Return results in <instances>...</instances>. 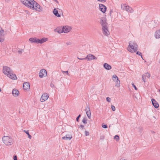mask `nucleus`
Segmentation results:
<instances>
[{"label":"nucleus","mask_w":160,"mask_h":160,"mask_svg":"<svg viewBox=\"0 0 160 160\" xmlns=\"http://www.w3.org/2000/svg\"><path fill=\"white\" fill-rule=\"evenodd\" d=\"M136 54H137V55H139V56H141L142 58L143 59H144L143 58H142V53L140 52H139L138 51L136 52Z\"/></svg>","instance_id":"obj_32"},{"label":"nucleus","mask_w":160,"mask_h":160,"mask_svg":"<svg viewBox=\"0 0 160 160\" xmlns=\"http://www.w3.org/2000/svg\"><path fill=\"white\" fill-rule=\"evenodd\" d=\"M142 80L144 82H146V76L145 75L143 74L142 75Z\"/></svg>","instance_id":"obj_30"},{"label":"nucleus","mask_w":160,"mask_h":160,"mask_svg":"<svg viewBox=\"0 0 160 160\" xmlns=\"http://www.w3.org/2000/svg\"><path fill=\"white\" fill-rule=\"evenodd\" d=\"M124 8L125 9L127 10V11L128 12H129L131 13L133 11L132 8L131 7H129L128 6H125Z\"/></svg>","instance_id":"obj_24"},{"label":"nucleus","mask_w":160,"mask_h":160,"mask_svg":"<svg viewBox=\"0 0 160 160\" xmlns=\"http://www.w3.org/2000/svg\"><path fill=\"white\" fill-rule=\"evenodd\" d=\"M48 40L47 38H43L41 39H38V43L42 44L43 42L47 41Z\"/></svg>","instance_id":"obj_18"},{"label":"nucleus","mask_w":160,"mask_h":160,"mask_svg":"<svg viewBox=\"0 0 160 160\" xmlns=\"http://www.w3.org/2000/svg\"><path fill=\"white\" fill-rule=\"evenodd\" d=\"M62 15H63V14H62Z\"/></svg>","instance_id":"obj_56"},{"label":"nucleus","mask_w":160,"mask_h":160,"mask_svg":"<svg viewBox=\"0 0 160 160\" xmlns=\"http://www.w3.org/2000/svg\"><path fill=\"white\" fill-rule=\"evenodd\" d=\"M132 87L134 88V89L135 90H138V88H137L135 85L133 83L132 84Z\"/></svg>","instance_id":"obj_36"},{"label":"nucleus","mask_w":160,"mask_h":160,"mask_svg":"<svg viewBox=\"0 0 160 160\" xmlns=\"http://www.w3.org/2000/svg\"><path fill=\"white\" fill-rule=\"evenodd\" d=\"M87 118L85 117L83 118L82 120V122L84 124H86L87 123Z\"/></svg>","instance_id":"obj_31"},{"label":"nucleus","mask_w":160,"mask_h":160,"mask_svg":"<svg viewBox=\"0 0 160 160\" xmlns=\"http://www.w3.org/2000/svg\"><path fill=\"white\" fill-rule=\"evenodd\" d=\"M22 49L21 50H18V54H21V53H22Z\"/></svg>","instance_id":"obj_42"},{"label":"nucleus","mask_w":160,"mask_h":160,"mask_svg":"<svg viewBox=\"0 0 160 160\" xmlns=\"http://www.w3.org/2000/svg\"><path fill=\"white\" fill-rule=\"evenodd\" d=\"M100 23L102 27V31L104 35L108 36L109 34V32L108 29V24L106 22V18H105L102 17L101 18Z\"/></svg>","instance_id":"obj_1"},{"label":"nucleus","mask_w":160,"mask_h":160,"mask_svg":"<svg viewBox=\"0 0 160 160\" xmlns=\"http://www.w3.org/2000/svg\"><path fill=\"white\" fill-rule=\"evenodd\" d=\"M49 98V96L48 95V94L47 93H44L43 94L40 99V101L41 102H43L45 101V100L48 99Z\"/></svg>","instance_id":"obj_10"},{"label":"nucleus","mask_w":160,"mask_h":160,"mask_svg":"<svg viewBox=\"0 0 160 160\" xmlns=\"http://www.w3.org/2000/svg\"><path fill=\"white\" fill-rule=\"evenodd\" d=\"M13 160H18L17 155H14L13 156Z\"/></svg>","instance_id":"obj_39"},{"label":"nucleus","mask_w":160,"mask_h":160,"mask_svg":"<svg viewBox=\"0 0 160 160\" xmlns=\"http://www.w3.org/2000/svg\"><path fill=\"white\" fill-rule=\"evenodd\" d=\"M86 113L87 114V115L88 118L90 119L91 118V111H88L86 112Z\"/></svg>","instance_id":"obj_27"},{"label":"nucleus","mask_w":160,"mask_h":160,"mask_svg":"<svg viewBox=\"0 0 160 160\" xmlns=\"http://www.w3.org/2000/svg\"><path fill=\"white\" fill-rule=\"evenodd\" d=\"M23 132H25L28 135V138L29 139H31L32 138V136L30 135L28 130H24L23 131Z\"/></svg>","instance_id":"obj_26"},{"label":"nucleus","mask_w":160,"mask_h":160,"mask_svg":"<svg viewBox=\"0 0 160 160\" xmlns=\"http://www.w3.org/2000/svg\"><path fill=\"white\" fill-rule=\"evenodd\" d=\"M85 134L86 136H88L89 135V132L87 131H85Z\"/></svg>","instance_id":"obj_40"},{"label":"nucleus","mask_w":160,"mask_h":160,"mask_svg":"<svg viewBox=\"0 0 160 160\" xmlns=\"http://www.w3.org/2000/svg\"><path fill=\"white\" fill-rule=\"evenodd\" d=\"M21 2L28 7H30L34 0H20Z\"/></svg>","instance_id":"obj_5"},{"label":"nucleus","mask_w":160,"mask_h":160,"mask_svg":"<svg viewBox=\"0 0 160 160\" xmlns=\"http://www.w3.org/2000/svg\"><path fill=\"white\" fill-rule=\"evenodd\" d=\"M38 39L36 38H32L29 39V41L31 42L38 43Z\"/></svg>","instance_id":"obj_22"},{"label":"nucleus","mask_w":160,"mask_h":160,"mask_svg":"<svg viewBox=\"0 0 160 160\" xmlns=\"http://www.w3.org/2000/svg\"><path fill=\"white\" fill-rule=\"evenodd\" d=\"M155 36L156 38H160V29L156 31Z\"/></svg>","instance_id":"obj_23"},{"label":"nucleus","mask_w":160,"mask_h":160,"mask_svg":"<svg viewBox=\"0 0 160 160\" xmlns=\"http://www.w3.org/2000/svg\"><path fill=\"white\" fill-rule=\"evenodd\" d=\"M152 133H155V132L153 131H152Z\"/></svg>","instance_id":"obj_53"},{"label":"nucleus","mask_w":160,"mask_h":160,"mask_svg":"<svg viewBox=\"0 0 160 160\" xmlns=\"http://www.w3.org/2000/svg\"><path fill=\"white\" fill-rule=\"evenodd\" d=\"M63 32L64 33H67L70 31L71 29L68 26H64L62 27Z\"/></svg>","instance_id":"obj_16"},{"label":"nucleus","mask_w":160,"mask_h":160,"mask_svg":"<svg viewBox=\"0 0 160 160\" xmlns=\"http://www.w3.org/2000/svg\"><path fill=\"white\" fill-rule=\"evenodd\" d=\"M103 67L106 69L107 70H109L112 68L111 66L106 63L104 64Z\"/></svg>","instance_id":"obj_20"},{"label":"nucleus","mask_w":160,"mask_h":160,"mask_svg":"<svg viewBox=\"0 0 160 160\" xmlns=\"http://www.w3.org/2000/svg\"><path fill=\"white\" fill-rule=\"evenodd\" d=\"M4 30L1 29V30H0V42H2L4 41Z\"/></svg>","instance_id":"obj_11"},{"label":"nucleus","mask_w":160,"mask_h":160,"mask_svg":"<svg viewBox=\"0 0 160 160\" xmlns=\"http://www.w3.org/2000/svg\"><path fill=\"white\" fill-rule=\"evenodd\" d=\"M63 72H64L65 73L67 74V75H68V71H63Z\"/></svg>","instance_id":"obj_48"},{"label":"nucleus","mask_w":160,"mask_h":160,"mask_svg":"<svg viewBox=\"0 0 160 160\" xmlns=\"http://www.w3.org/2000/svg\"><path fill=\"white\" fill-rule=\"evenodd\" d=\"M116 82V84H115V86L116 87H119L120 86V80H119V78H118V79H117L116 80V81H115Z\"/></svg>","instance_id":"obj_25"},{"label":"nucleus","mask_w":160,"mask_h":160,"mask_svg":"<svg viewBox=\"0 0 160 160\" xmlns=\"http://www.w3.org/2000/svg\"><path fill=\"white\" fill-rule=\"evenodd\" d=\"M128 49L129 51L132 53L136 52L138 49V45L135 42H132V41H130Z\"/></svg>","instance_id":"obj_2"},{"label":"nucleus","mask_w":160,"mask_h":160,"mask_svg":"<svg viewBox=\"0 0 160 160\" xmlns=\"http://www.w3.org/2000/svg\"><path fill=\"white\" fill-rule=\"evenodd\" d=\"M54 31L55 32H58L59 33H61L63 32L62 31V27H57L56 29H54Z\"/></svg>","instance_id":"obj_21"},{"label":"nucleus","mask_w":160,"mask_h":160,"mask_svg":"<svg viewBox=\"0 0 160 160\" xmlns=\"http://www.w3.org/2000/svg\"><path fill=\"white\" fill-rule=\"evenodd\" d=\"M151 101L152 104L154 106V108H157L159 107V104L155 99L152 98L151 99Z\"/></svg>","instance_id":"obj_17"},{"label":"nucleus","mask_w":160,"mask_h":160,"mask_svg":"<svg viewBox=\"0 0 160 160\" xmlns=\"http://www.w3.org/2000/svg\"><path fill=\"white\" fill-rule=\"evenodd\" d=\"M112 78V79L114 81H116V80L118 78V77L115 74L113 75Z\"/></svg>","instance_id":"obj_28"},{"label":"nucleus","mask_w":160,"mask_h":160,"mask_svg":"<svg viewBox=\"0 0 160 160\" xmlns=\"http://www.w3.org/2000/svg\"><path fill=\"white\" fill-rule=\"evenodd\" d=\"M81 117V115L79 114L78 116L76 118V120L77 122H79V119Z\"/></svg>","instance_id":"obj_34"},{"label":"nucleus","mask_w":160,"mask_h":160,"mask_svg":"<svg viewBox=\"0 0 160 160\" xmlns=\"http://www.w3.org/2000/svg\"><path fill=\"white\" fill-rule=\"evenodd\" d=\"M78 59H79V60H83L84 59V58H78Z\"/></svg>","instance_id":"obj_49"},{"label":"nucleus","mask_w":160,"mask_h":160,"mask_svg":"<svg viewBox=\"0 0 160 160\" xmlns=\"http://www.w3.org/2000/svg\"><path fill=\"white\" fill-rule=\"evenodd\" d=\"M66 44L67 45H70L71 44V43L70 42H67L66 43Z\"/></svg>","instance_id":"obj_46"},{"label":"nucleus","mask_w":160,"mask_h":160,"mask_svg":"<svg viewBox=\"0 0 160 160\" xmlns=\"http://www.w3.org/2000/svg\"><path fill=\"white\" fill-rule=\"evenodd\" d=\"M9 0H5V1L6 2H9Z\"/></svg>","instance_id":"obj_51"},{"label":"nucleus","mask_w":160,"mask_h":160,"mask_svg":"<svg viewBox=\"0 0 160 160\" xmlns=\"http://www.w3.org/2000/svg\"><path fill=\"white\" fill-rule=\"evenodd\" d=\"M3 72L5 75H7L8 73L11 72L12 71H11L10 68L7 66H4L3 67Z\"/></svg>","instance_id":"obj_6"},{"label":"nucleus","mask_w":160,"mask_h":160,"mask_svg":"<svg viewBox=\"0 0 160 160\" xmlns=\"http://www.w3.org/2000/svg\"><path fill=\"white\" fill-rule=\"evenodd\" d=\"M99 2H106V0H97Z\"/></svg>","instance_id":"obj_45"},{"label":"nucleus","mask_w":160,"mask_h":160,"mask_svg":"<svg viewBox=\"0 0 160 160\" xmlns=\"http://www.w3.org/2000/svg\"><path fill=\"white\" fill-rule=\"evenodd\" d=\"M58 9L60 10V9L58 8H55L53 11V13L56 16L58 17H61V15L59 14Z\"/></svg>","instance_id":"obj_15"},{"label":"nucleus","mask_w":160,"mask_h":160,"mask_svg":"<svg viewBox=\"0 0 160 160\" xmlns=\"http://www.w3.org/2000/svg\"><path fill=\"white\" fill-rule=\"evenodd\" d=\"M106 100L108 102H110L111 98H110L108 97L106 98Z\"/></svg>","instance_id":"obj_38"},{"label":"nucleus","mask_w":160,"mask_h":160,"mask_svg":"<svg viewBox=\"0 0 160 160\" xmlns=\"http://www.w3.org/2000/svg\"><path fill=\"white\" fill-rule=\"evenodd\" d=\"M39 77L41 78L46 76H47V72L46 70L44 69H41L39 73Z\"/></svg>","instance_id":"obj_7"},{"label":"nucleus","mask_w":160,"mask_h":160,"mask_svg":"<svg viewBox=\"0 0 160 160\" xmlns=\"http://www.w3.org/2000/svg\"><path fill=\"white\" fill-rule=\"evenodd\" d=\"M111 108H112V109L113 111H115V110L116 108L113 105H111Z\"/></svg>","instance_id":"obj_37"},{"label":"nucleus","mask_w":160,"mask_h":160,"mask_svg":"<svg viewBox=\"0 0 160 160\" xmlns=\"http://www.w3.org/2000/svg\"><path fill=\"white\" fill-rule=\"evenodd\" d=\"M29 8L32 10H34L39 12L42 11V7L34 0Z\"/></svg>","instance_id":"obj_3"},{"label":"nucleus","mask_w":160,"mask_h":160,"mask_svg":"<svg viewBox=\"0 0 160 160\" xmlns=\"http://www.w3.org/2000/svg\"><path fill=\"white\" fill-rule=\"evenodd\" d=\"M159 92L160 93V89L158 90Z\"/></svg>","instance_id":"obj_54"},{"label":"nucleus","mask_w":160,"mask_h":160,"mask_svg":"<svg viewBox=\"0 0 160 160\" xmlns=\"http://www.w3.org/2000/svg\"><path fill=\"white\" fill-rule=\"evenodd\" d=\"M12 71L9 74L8 73L7 75V76L12 79L15 80L17 79V78L16 75L15 74H12Z\"/></svg>","instance_id":"obj_14"},{"label":"nucleus","mask_w":160,"mask_h":160,"mask_svg":"<svg viewBox=\"0 0 160 160\" xmlns=\"http://www.w3.org/2000/svg\"><path fill=\"white\" fill-rule=\"evenodd\" d=\"M84 60H86L87 61H91L93 59H97V58L95 57L94 55L89 54L86 57L84 58Z\"/></svg>","instance_id":"obj_8"},{"label":"nucleus","mask_w":160,"mask_h":160,"mask_svg":"<svg viewBox=\"0 0 160 160\" xmlns=\"http://www.w3.org/2000/svg\"><path fill=\"white\" fill-rule=\"evenodd\" d=\"M102 127L104 128H108V126L107 124H102Z\"/></svg>","instance_id":"obj_35"},{"label":"nucleus","mask_w":160,"mask_h":160,"mask_svg":"<svg viewBox=\"0 0 160 160\" xmlns=\"http://www.w3.org/2000/svg\"><path fill=\"white\" fill-rule=\"evenodd\" d=\"M113 12L112 9H111L110 11L109 15L112 17V13Z\"/></svg>","instance_id":"obj_44"},{"label":"nucleus","mask_w":160,"mask_h":160,"mask_svg":"<svg viewBox=\"0 0 160 160\" xmlns=\"http://www.w3.org/2000/svg\"><path fill=\"white\" fill-rule=\"evenodd\" d=\"M114 139L116 140L117 141H118L119 140V136L118 135H116L114 137Z\"/></svg>","instance_id":"obj_29"},{"label":"nucleus","mask_w":160,"mask_h":160,"mask_svg":"<svg viewBox=\"0 0 160 160\" xmlns=\"http://www.w3.org/2000/svg\"><path fill=\"white\" fill-rule=\"evenodd\" d=\"M72 138V136L71 134H67L64 137H62V139L65 140H70Z\"/></svg>","instance_id":"obj_12"},{"label":"nucleus","mask_w":160,"mask_h":160,"mask_svg":"<svg viewBox=\"0 0 160 160\" xmlns=\"http://www.w3.org/2000/svg\"><path fill=\"white\" fill-rule=\"evenodd\" d=\"M12 93L13 96L14 97H17L19 94V92L18 90L14 89L12 90Z\"/></svg>","instance_id":"obj_19"},{"label":"nucleus","mask_w":160,"mask_h":160,"mask_svg":"<svg viewBox=\"0 0 160 160\" xmlns=\"http://www.w3.org/2000/svg\"><path fill=\"white\" fill-rule=\"evenodd\" d=\"M85 110L86 112L90 111L89 106L87 105V107L86 108Z\"/></svg>","instance_id":"obj_33"},{"label":"nucleus","mask_w":160,"mask_h":160,"mask_svg":"<svg viewBox=\"0 0 160 160\" xmlns=\"http://www.w3.org/2000/svg\"><path fill=\"white\" fill-rule=\"evenodd\" d=\"M50 86L51 88H52L54 87V85L53 84L51 83L50 85Z\"/></svg>","instance_id":"obj_47"},{"label":"nucleus","mask_w":160,"mask_h":160,"mask_svg":"<svg viewBox=\"0 0 160 160\" xmlns=\"http://www.w3.org/2000/svg\"><path fill=\"white\" fill-rule=\"evenodd\" d=\"M99 9L103 13H105L106 11L107 8L102 4H99Z\"/></svg>","instance_id":"obj_9"},{"label":"nucleus","mask_w":160,"mask_h":160,"mask_svg":"<svg viewBox=\"0 0 160 160\" xmlns=\"http://www.w3.org/2000/svg\"><path fill=\"white\" fill-rule=\"evenodd\" d=\"M30 87V85L28 82H25L23 83V89L26 90H28L29 89Z\"/></svg>","instance_id":"obj_13"},{"label":"nucleus","mask_w":160,"mask_h":160,"mask_svg":"<svg viewBox=\"0 0 160 160\" xmlns=\"http://www.w3.org/2000/svg\"><path fill=\"white\" fill-rule=\"evenodd\" d=\"M1 88H0V92H1Z\"/></svg>","instance_id":"obj_55"},{"label":"nucleus","mask_w":160,"mask_h":160,"mask_svg":"<svg viewBox=\"0 0 160 160\" xmlns=\"http://www.w3.org/2000/svg\"><path fill=\"white\" fill-rule=\"evenodd\" d=\"M53 1L54 2H55L57 3H58V1L57 0H53Z\"/></svg>","instance_id":"obj_50"},{"label":"nucleus","mask_w":160,"mask_h":160,"mask_svg":"<svg viewBox=\"0 0 160 160\" xmlns=\"http://www.w3.org/2000/svg\"><path fill=\"white\" fill-rule=\"evenodd\" d=\"M120 160H126L124 159L121 158Z\"/></svg>","instance_id":"obj_52"},{"label":"nucleus","mask_w":160,"mask_h":160,"mask_svg":"<svg viewBox=\"0 0 160 160\" xmlns=\"http://www.w3.org/2000/svg\"><path fill=\"white\" fill-rule=\"evenodd\" d=\"M146 77H147L148 78L150 77V75L149 73H146Z\"/></svg>","instance_id":"obj_41"},{"label":"nucleus","mask_w":160,"mask_h":160,"mask_svg":"<svg viewBox=\"0 0 160 160\" xmlns=\"http://www.w3.org/2000/svg\"><path fill=\"white\" fill-rule=\"evenodd\" d=\"M79 127L80 128L82 129L84 128V126L83 125H80V126H79Z\"/></svg>","instance_id":"obj_43"},{"label":"nucleus","mask_w":160,"mask_h":160,"mask_svg":"<svg viewBox=\"0 0 160 160\" xmlns=\"http://www.w3.org/2000/svg\"><path fill=\"white\" fill-rule=\"evenodd\" d=\"M3 143L6 145H9L13 143L12 139L10 136H4L2 138Z\"/></svg>","instance_id":"obj_4"}]
</instances>
